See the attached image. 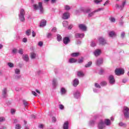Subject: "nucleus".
Instances as JSON below:
<instances>
[{
	"mask_svg": "<svg viewBox=\"0 0 129 129\" xmlns=\"http://www.w3.org/2000/svg\"><path fill=\"white\" fill-rule=\"evenodd\" d=\"M32 37H36V33H35L34 31H32Z\"/></svg>",
	"mask_w": 129,
	"mask_h": 129,
	"instance_id": "4d7b16f0",
	"label": "nucleus"
},
{
	"mask_svg": "<svg viewBox=\"0 0 129 129\" xmlns=\"http://www.w3.org/2000/svg\"><path fill=\"white\" fill-rule=\"evenodd\" d=\"M62 24L64 27H68V22L66 21H63Z\"/></svg>",
	"mask_w": 129,
	"mask_h": 129,
	"instance_id": "c756f323",
	"label": "nucleus"
},
{
	"mask_svg": "<svg viewBox=\"0 0 129 129\" xmlns=\"http://www.w3.org/2000/svg\"><path fill=\"white\" fill-rule=\"evenodd\" d=\"M27 41H28V39H27L26 38H24L23 39V42H24V43H27Z\"/></svg>",
	"mask_w": 129,
	"mask_h": 129,
	"instance_id": "6e6d98bb",
	"label": "nucleus"
},
{
	"mask_svg": "<svg viewBox=\"0 0 129 129\" xmlns=\"http://www.w3.org/2000/svg\"><path fill=\"white\" fill-rule=\"evenodd\" d=\"M61 94H65L66 93V90L64 88H62L61 89Z\"/></svg>",
	"mask_w": 129,
	"mask_h": 129,
	"instance_id": "7c9ffc66",
	"label": "nucleus"
},
{
	"mask_svg": "<svg viewBox=\"0 0 129 129\" xmlns=\"http://www.w3.org/2000/svg\"><path fill=\"white\" fill-rule=\"evenodd\" d=\"M95 87H96L97 88H101V87H100V85L97 83H95Z\"/></svg>",
	"mask_w": 129,
	"mask_h": 129,
	"instance_id": "37998d69",
	"label": "nucleus"
},
{
	"mask_svg": "<svg viewBox=\"0 0 129 129\" xmlns=\"http://www.w3.org/2000/svg\"><path fill=\"white\" fill-rule=\"evenodd\" d=\"M38 46H39V47H42V46H43V42H42V41L39 42Z\"/></svg>",
	"mask_w": 129,
	"mask_h": 129,
	"instance_id": "49530a36",
	"label": "nucleus"
},
{
	"mask_svg": "<svg viewBox=\"0 0 129 129\" xmlns=\"http://www.w3.org/2000/svg\"><path fill=\"white\" fill-rule=\"evenodd\" d=\"M36 92L38 93V94H41V92H40V91H39V90L36 89Z\"/></svg>",
	"mask_w": 129,
	"mask_h": 129,
	"instance_id": "680f3d73",
	"label": "nucleus"
},
{
	"mask_svg": "<svg viewBox=\"0 0 129 129\" xmlns=\"http://www.w3.org/2000/svg\"><path fill=\"white\" fill-rule=\"evenodd\" d=\"M124 115L126 118H128L129 109L127 107H124Z\"/></svg>",
	"mask_w": 129,
	"mask_h": 129,
	"instance_id": "7ed1b4c3",
	"label": "nucleus"
},
{
	"mask_svg": "<svg viewBox=\"0 0 129 129\" xmlns=\"http://www.w3.org/2000/svg\"><path fill=\"white\" fill-rule=\"evenodd\" d=\"M70 17V14H69V13L67 12V13H64L62 15V18L63 19V20H68Z\"/></svg>",
	"mask_w": 129,
	"mask_h": 129,
	"instance_id": "39448f33",
	"label": "nucleus"
},
{
	"mask_svg": "<svg viewBox=\"0 0 129 129\" xmlns=\"http://www.w3.org/2000/svg\"><path fill=\"white\" fill-rule=\"evenodd\" d=\"M2 94L4 97H7V89L6 88H5L3 89Z\"/></svg>",
	"mask_w": 129,
	"mask_h": 129,
	"instance_id": "aec40b11",
	"label": "nucleus"
},
{
	"mask_svg": "<svg viewBox=\"0 0 129 129\" xmlns=\"http://www.w3.org/2000/svg\"><path fill=\"white\" fill-rule=\"evenodd\" d=\"M26 12H25V10L24 9L20 10V14L19 16H25Z\"/></svg>",
	"mask_w": 129,
	"mask_h": 129,
	"instance_id": "393cba45",
	"label": "nucleus"
},
{
	"mask_svg": "<svg viewBox=\"0 0 129 129\" xmlns=\"http://www.w3.org/2000/svg\"><path fill=\"white\" fill-rule=\"evenodd\" d=\"M51 31L52 32H53V33H55V32H57V28L56 27H53L52 28V29L51 30Z\"/></svg>",
	"mask_w": 129,
	"mask_h": 129,
	"instance_id": "c03bdc74",
	"label": "nucleus"
},
{
	"mask_svg": "<svg viewBox=\"0 0 129 129\" xmlns=\"http://www.w3.org/2000/svg\"><path fill=\"white\" fill-rule=\"evenodd\" d=\"M91 46L92 47H95L96 46V44H95V43L94 42H92L91 44Z\"/></svg>",
	"mask_w": 129,
	"mask_h": 129,
	"instance_id": "09e8293b",
	"label": "nucleus"
},
{
	"mask_svg": "<svg viewBox=\"0 0 129 129\" xmlns=\"http://www.w3.org/2000/svg\"><path fill=\"white\" fill-rule=\"evenodd\" d=\"M20 72H21V71H20L19 69L15 70V73H16V74H20Z\"/></svg>",
	"mask_w": 129,
	"mask_h": 129,
	"instance_id": "ea45409f",
	"label": "nucleus"
},
{
	"mask_svg": "<svg viewBox=\"0 0 129 129\" xmlns=\"http://www.w3.org/2000/svg\"><path fill=\"white\" fill-rule=\"evenodd\" d=\"M92 65V61H89L87 64H86L85 66L86 68L88 67H90V66Z\"/></svg>",
	"mask_w": 129,
	"mask_h": 129,
	"instance_id": "cd10ccee",
	"label": "nucleus"
},
{
	"mask_svg": "<svg viewBox=\"0 0 129 129\" xmlns=\"http://www.w3.org/2000/svg\"><path fill=\"white\" fill-rule=\"evenodd\" d=\"M57 40L58 42H61V41H62V36H61V35H57Z\"/></svg>",
	"mask_w": 129,
	"mask_h": 129,
	"instance_id": "5701e85b",
	"label": "nucleus"
},
{
	"mask_svg": "<svg viewBox=\"0 0 129 129\" xmlns=\"http://www.w3.org/2000/svg\"><path fill=\"white\" fill-rule=\"evenodd\" d=\"M8 65L10 67V68H13V67H14V63L12 62H9Z\"/></svg>",
	"mask_w": 129,
	"mask_h": 129,
	"instance_id": "c9c22d12",
	"label": "nucleus"
},
{
	"mask_svg": "<svg viewBox=\"0 0 129 129\" xmlns=\"http://www.w3.org/2000/svg\"><path fill=\"white\" fill-rule=\"evenodd\" d=\"M107 83H106V82L105 81L102 82L100 83L101 86H105V85H107Z\"/></svg>",
	"mask_w": 129,
	"mask_h": 129,
	"instance_id": "473e14b6",
	"label": "nucleus"
},
{
	"mask_svg": "<svg viewBox=\"0 0 129 129\" xmlns=\"http://www.w3.org/2000/svg\"><path fill=\"white\" fill-rule=\"evenodd\" d=\"M26 35L30 36L31 35V29H28L26 31Z\"/></svg>",
	"mask_w": 129,
	"mask_h": 129,
	"instance_id": "c85d7f7f",
	"label": "nucleus"
},
{
	"mask_svg": "<svg viewBox=\"0 0 129 129\" xmlns=\"http://www.w3.org/2000/svg\"><path fill=\"white\" fill-rule=\"evenodd\" d=\"M6 120V118L4 117H0V122H2V121H5Z\"/></svg>",
	"mask_w": 129,
	"mask_h": 129,
	"instance_id": "58836bf2",
	"label": "nucleus"
},
{
	"mask_svg": "<svg viewBox=\"0 0 129 129\" xmlns=\"http://www.w3.org/2000/svg\"><path fill=\"white\" fill-rule=\"evenodd\" d=\"M32 94L33 95H34V96H37V93L35 91H32Z\"/></svg>",
	"mask_w": 129,
	"mask_h": 129,
	"instance_id": "5fc2aeb1",
	"label": "nucleus"
},
{
	"mask_svg": "<svg viewBox=\"0 0 129 129\" xmlns=\"http://www.w3.org/2000/svg\"><path fill=\"white\" fill-rule=\"evenodd\" d=\"M51 36H52V34H51V33H48V34H47V38H50V37H51Z\"/></svg>",
	"mask_w": 129,
	"mask_h": 129,
	"instance_id": "052dcab7",
	"label": "nucleus"
},
{
	"mask_svg": "<svg viewBox=\"0 0 129 129\" xmlns=\"http://www.w3.org/2000/svg\"><path fill=\"white\" fill-rule=\"evenodd\" d=\"M64 9L65 10H66V11H69V10H70V6H68V5H66L64 7Z\"/></svg>",
	"mask_w": 129,
	"mask_h": 129,
	"instance_id": "e433bc0d",
	"label": "nucleus"
},
{
	"mask_svg": "<svg viewBox=\"0 0 129 129\" xmlns=\"http://www.w3.org/2000/svg\"><path fill=\"white\" fill-rule=\"evenodd\" d=\"M19 19L21 22H24L25 21V17L22 15H19Z\"/></svg>",
	"mask_w": 129,
	"mask_h": 129,
	"instance_id": "bb28decb",
	"label": "nucleus"
},
{
	"mask_svg": "<svg viewBox=\"0 0 129 129\" xmlns=\"http://www.w3.org/2000/svg\"><path fill=\"white\" fill-rule=\"evenodd\" d=\"M103 63V59L102 58H99L97 60L96 64L97 66H100Z\"/></svg>",
	"mask_w": 129,
	"mask_h": 129,
	"instance_id": "9d476101",
	"label": "nucleus"
},
{
	"mask_svg": "<svg viewBox=\"0 0 129 129\" xmlns=\"http://www.w3.org/2000/svg\"><path fill=\"white\" fill-rule=\"evenodd\" d=\"M80 55V53L79 52H74L71 54V56L73 57H78Z\"/></svg>",
	"mask_w": 129,
	"mask_h": 129,
	"instance_id": "6ab92c4d",
	"label": "nucleus"
},
{
	"mask_svg": "<svg viewBox=\"0 0 129 129\" xmlns=\"http://www.w3.org/2000/svg\"><path fill=\"white\" fill-rule=\"evenodd\" d=\"M23 58L24 60L26 61V62H28V61H29V60H30V58H29V55H28L27 54L23 55Z\"/></svg>",
	"mask_w": 129,
	"mask_h": 129,
	"instance_id": "f3484780",
	"label": "nucleus"
},
{
	"mask_svg": "<svg viewBox=\"0 0 129 129\" xmlns=\"http://www.w3.org/2000/svg\"><path fill=\"white\" fill-rule=\"evenodd\" d=\"M19 54H21V55L23 54V53H24V52L23 51V49H19Z\"/></svg>",
	"mask_w": 129,
	"mask_h": 129,
	"instance_id": "3c124183",
	"label": "nucleus"
},
{
	"mask_svg": "<svg viewBox=\"0 0 129 129\" xmlns=\"http://www.w3.org/2000/svg\"><path fill=\"white\" fill-rule=\"evenodd\" d=\"M100 11H103V9L100 8V9L89 14V17H92V16H93L94 15V14H95V13H97V12H99Z\"/></svg>",
	"mask_w": 129,
	"mask_h": 129,
	"instance_id": "9b49d317",
	"label": "nucleus"
},
{
	"mask_svg": "<svg viewBox=\"0 0 129 129\" xmlns=\"http://www.w3.org/2000/svg\"><path fill=\"white\" fill-rule=\"evenodd\" d=\"M83 37H84V34L77 33L75 35V37L77 38H83Z\"/></svg>",
	"mask_w": 129,
	"mask_h": 129,
	"instance_id": "dca6fc26",
	"label": "nucleus"
},
{
	"mask_svg": "<svg viewBox=\"0 0 129 129\" xmlns=\"http://www.w3.org/2000/svg\"><path fill=\"white\" fill-rule=\"evenodd\" d=\"M60 109H64V106L62 104L59 105Z\"/></svg>",
	"mask_w": 129,
	"mask_h": 129,
	"instance_id": "864d4df0",
	"label": "nucleus"
},
{
	"mask_svg": "<svg viewBox=\"0 0 129 129\" xmlns=\"http://www.w3.org/2000/svg\"><path fill=\"white\" fill-rule=\"evenodd\" d=\"M99 42L100 43V44H101V45H104L105 44H106V41L104 40V38H102V37H100L99 38Z\"/></svg>",
	"mask_w": 129,
	"mask_h": 129,
	"instance_id": "6e6552de",
	"label": "nucleus"
},
{
	"mask_svg": "<svg viewBox=\"0 0 129 129\" xmlns=\"http://www.w3.org/2000/svg\"><path fill=\"white\" fill-rule=\"evenodd\" d=\"M74 97L77 98V96H79V92L77 91L75 94H74Z\"/></svg>",
	"mask_w": 129,
	"mask_h": 129,
	"instance_id": "72a5a7b5",
	"label": "nucleus"
},
{
	"mask_svg": "<svg viewBox=\"0 0 129 129\" xmlns=\"http://www.w3.org/2000/svg\"><path fill=\"white\" fill-rule=\"evenodd\" d=\"M30 57L31 59H35L36 58V54L35 53V52H31L30 53Z\"/></svg>",
	"mask_w": 129,
	"mask_h": 129,
	"instance_id": "4be33fe9",
	"label": "nucleus"
},
{
	"mask_svg": "<svg viewBox=\"0 0 129 129\" xmlns=\"http://www.w3.org/2000/svg\"><path fill=\"white\" fill-rule=\"evenodd\" d=\"M94 2L95 4H99L102 2V0H94Z\"/></svg>",
	"mask_w": 129,
	"mask_h": 129,
	"instance_id": "4c0bfd02",
	"label": "nucleus"
},
{
	"mask_svg": "<svg viewBox=\"0 0 129 129\" xmlns=\"http://www.w3.org/2000/svg\"><path fill=\"white\" fill-rule=\"evenodd\" d=\"M12 52L14 54H16L17 53V49L14 48L12 50Z\"/></svg>",
	"mask_w": 129,
	"mask_h": 129,
	"instance_id": "603ef678",
	"label": "nucleus"
},
{
	"mask_svg": "<svg viewBox=\"0 0 129 129\" xmlns=\"http://www.w3.org/2000/svg\"><path fill=\"white\" fill-rule=\"evenodd\" d=\"M15 112L16 111L15 110V109H11V113H12V114H14V113H15Z\"/></svg>",
	"mask_w": 129,
	"mask_h": 129,
	"instance_id": "bf43d9fd",
	"label": "nucleus"
},
{
	"mask_svg": "<svg viewBox=\"0 0 129 129\" xmlns=\"http://www.w3.org/2000/svg\"><path fill=\"white\" fill-rule=\"evenodd\" d=\"M109 37H113V36H116L114 31H111L109 33Z\"/></svg>",
	"mask_w": 129,
	"mask_h": 129,
	"instance_id": "b1692460",
	"label": "nucleus"
},
{
	"mask_svg": "<svg viewBox=\"0 0 129 129\" xmlns=\"http://www.w3.org/2000/svg\"><path fill=\"white\" fill-rule=\"evenodd\" d=\"M108 79L110 84H114L115 83V79H114L113 76H110Z\"/></svg>",
	"mask_w": 129,
	"mask_h": 129,
	"instance_id": "20e7f679",
	"label": "nucleus"
},
{
	"mask_svg": "<svg viewBox=\"0 0 129 129\" xmlns=\"http://www.w3.org/2000/svg\"><path fill=\"white\" fill-rule=\"evenodd\" d=\"M101 53V51L99 49H97L95 50V51L94 52V54L96 57H97V56H99Z\"/></svg>",
	"mask_w": 129,
	"mask_h": 129,
	"instance_id": "ddd939ff",
	"label": "nucleus"
},
{
	"mask_svg": "<svg viewBox=\"0 0 129 129\" xmlns=\"http://www.w3.org/2000/svg\"><path fill=\"white\" fill-rule=\"evenodd\" d=\"M84 73H83V72L82 71H78L77 72V76H78L79 77H82L83 76H84Z\"/></svg>",
	"mask_w": 129,
	"mask_h": 129,
	"instance_id": "2eb2a0df",
	"label": "nucleus"
},
{
	"mask_svg": "<svg viewBox=\"0 0 129 129\" xmlns=\"http://www.w3.org/2000/svg\"><path fill=\"white\" fill-rule=\"evenodd\" d=\"M16 129H21L22 128V126L20 124H17L15 126Z\"/></svg>",
	"mask_w": 129,
	"mask_h": 129,
	"instance_id": "2f4dec72",
	"label": "nucleus"
},
{
	"mask_svg": "<svg viewBox=\"0 0 129 129\" xmlns=\"http://www.w3.org/2000/svg\"><path fill=\"white\" fill-rule=\"evenodd\" d=\"M31 117H32V118H36V115H31Z\"/></svg>",
	"mask_w": 129,
	"mask_h": 129,
	"instance_id": "338daca9",
	"label": "nucleus"
},
{
	"mask_svg": "<svg viewBox=\"0 0 129 129\" xmlns=\"http://www.w3.org/2000/svg\"><path fill=\"white\" fill-rule=\"evenodd\" d=\"M23 104L25 105V106H27L28 105V102L27 101L23 100Z\"/></svg>",
	"mask_w": 129,
	"mask_h": 129,
	"instance_id": "8fccbe9b",
	"label": "nucleus"
},
{
	"mask_svg": "<svg viewBox=\"0 0 129 129\" xmlns=\"http://www.w3.org/2000/svg\"><path fill=\"white\" fill-rule=\"evenodd\" d=\"M63 127V129H68V127H69V122L68 121L64 122Z\"/></svg>",
	"mask_w": 129,
	"mask_h": 129,
	"instance_id": "f8f14e48",
	"label": "nucleus"
},
{
	"mask_svg": "<svg viewBox=\"0 0 129 129\" xmlns=\"http://www.w3.org/2000/svg\"><path fill=\"white\" fill-rule=\"evenodd\" d=\"M63 42L65 45H67V44L70 42V39L69 38V37H65L63 39Z\"/></svg>",
	"mask_w": 129,
	"mask_h": 129,
	"instance_id": "0eeeda50",
	"label": "nucleus"
},
{
	"mask_svg": "<svg viewBox=\"0 0 129 129\" xmlns=\"http://www.w3.org/2000/svg\"><path fill=\"white\" fill-rule=\"evenodd\" d=\"M119 126H123V125H124V124H123V123L121 122L119 123Z\"/></svg>",
	"mask_w": 129,
	"mask_h": 129,
	"instance_id": "13d9d810",
	"label": "nucleus"
},
{
	"mask_svg": "<svg viewBox=\"0 0 129 129\" xmlns=\"http://www.w3.org/2000/svg\"><path fill=\"white\" fill-rule=\"evenodd\" d=\"M105 126H104V123L103 122V121H102V120H100V122L98 124V128L103 129Z\"/></svg>",
	"mask_w": 129,
	"mask_h": 129,
	"instance_id": "423d86ee",
	"label": "nucleus"
},
{
	"mask_svg": "<svg viewBox=\"0 0 129 129\" xmlns=\"http://www.w3.org/2000/svg\"><path fill=\"white\" fill-rule=\"evenodd\" d=\"M52 85H53V86H56V85H57V81H56V80H53Z\"/></svg>",
	"mask_w": 129,
	"mask_h": 129,
	"instance_id": "f704fd0d",
	"label": "nucleus"
},
{
	"mask_svg": "<svg viewBox=\"0 0 129 129\" xmlns=\"http://www.w3.org/2000/svg\"><path fill=\"white\" fill-rule=\"evenodd\" d=\"M57 120V119H56V117H52V121L53 122H56V121Z\"/></svg>",
	"mask_w": 129,
	"mask_h": 129,
	"instance_id": "de8ad7c7",
	"label": "nucleus"
},
{
	"mask_svg": "<svg viewBox=\"0 0 129 129\" xmlns=\"http://www.w3.org/2000/svg\"><path fill=\"white\" fill-rule=\"evenodd\" d=\"M124 5H125V2H124L123 3H122V8H123V7H124Z\"/></svg>",
	"mask_w": 129,
	"mask_h": 129,
	"instance_id": "69168bd1",
	"label": "nucleus"
},
{
	"mask_svg": "<svg viewBox=\"0 0 129 129\" xmlns=\"http://www.w3.org/2000/svg\"><path fill=\"white\" fill-rule=\"evenodd\" d=\"M43 127H44V125H43V124H40V125H39V127H40V128H43Z\"/></svg>",
	"mask_w": 129,
	"mask_h": 129,
	"instance_id": "0e129e2a",
	"label": "nucleus"
},
{
	"mask_svg": "<svg viewBox=\"0 0 129 129\" xmlns=\"http://www.w3.org/2000/svg\"><path fill=\"white\" fill-rule=\"evenodd\" d=\"M79 84V81L78 80V79H75L74 80L73 86H74L75 87H76V86H77V85H78Z\"/></svg>",
	"mask_w": 129,
	"mask_h": 129,
	"instance_id": "4468645a",
	"label": "nucleus"
},
{
	"mask_svg": "<svg viewBox=\"0 0 129 129\" xmlns=\"http://www.w3.org/2000/svg\"><path fill=\"white\" fill-rule=\"evenodd\" d=\"M105 124H106V125H110V120L108 119H106L105 120Z\"/></svg>",
	"mask_w": 129,
	"mask_h": 129,
	"instance_id": "a878e982",
	"label": "nucleus"
},
{
	"mask_svg": "<svg viewBox=\"0 0 129 129\" xmlns=\"http://www.w3.org/2000/svg\"><path fill=\"white\" fill-rule=\"evenodd\" d=\"M84 58L83 57H82L81 59H79L78 60V63H81L83 62Z\"/></svg>",
	"mask_w": 129,
	"mask_h": 129,
	"instance_id": "79ce46f5",
	"label": "nucleus"
},
{
	"mask_svg": "<svg viewBox=\"0 0 129 129\" xmlns=\"http://www.w3.org/2000/svg\"><path fill=\"white\" fill-rule=\"evenodd\" d=\"M79 27L80 30H82V31H86V30H87V27L84 24H80Z\"/></svg>",
	"mask_w": 129,
	"mask_h": 129,
	"instance_id": "1a4fd4ad",
	"label": "nucleus"
},
{
	"mask_svg": "<svg viewBox=\"0 0 129 129\" xmlns=\"http://www.w3.org/2000/svg\"><path fill=\"white\" fill-rule=\"evenodd\" d=\"M69 62L70 63H76V62H77V60L74 58H72L69 59Z\"/></svg>",
	"mask_w": 129,
	"mask_h": 129,
	"instance_id": "412c9836",
	"label": "nucleus"
},
{
	"mask_svg": "<svg viewBox=\"0 0 129 129\" xmlns=\"http://www.w3.org/2000/svg\"><path fill=\"white\" fill-rule=\"evenodd\" d=\"M91 9H88L86 10V13H89V12H90Z\"/></svg>",
	"mask_w": 129,
	"mask_h": 129,
	"instance_id": "e2e57ef3",
	"label": "nucleus"
},
{
	"mask_svg": "<svg viewBox=\"0 0 129 129\" xmlns=\"http://www.w3.org/2000/svg\"><path fill=\"white\" fill-rule=\"evenodd\" d=\"M72 27H73L72 25H70V26L69 27V29L70 30H71V29H72Z\"/></svg>",
	"mask_w": 129,
	"mask_h": 129,
	"instance_id": "774afa93",
	"label": "nucleus"
},
{
	"mask_svg": "<svg viewBox=\"0 0 129 129\" xmlns=\"http://www.w3.org/2000/svg\"><path fill=\"white\" fill-rule=\"evenodd\" d=\"M110 20L112 22V23H114V22H115V19L113 17H111L110 18Z\"/></svg>",
	"mask_w": 129,
	"mask_h": 129,
	"instance_id": "a19ab883",
	"label": "nucleus"
},
{
	"mask_svg": "<svg viewBox=\"0 0 129 129\" xmlns=\"http://www.w3.org/2000/svg\"><path fill=\"white\" fill-rule=\"evenodd\" d=\"M115 73L116 75H121L124 74V70L122 69H116Z\"/></svg>",
	"mask_w": 129,
	"mask_h": 129,
	"instance_id": "f257e3e1",
	"label": "nucleus"
},
{
	"mask_svg": "<svg viewBox=\"0 0 129 129\" xmlns=\"http://www.w3.org/2000/svg\"><path fill=\"white\" fill-rule=\"evenodd\" d=\"M124 36H125V33L124 32H122L121 33V38H124Z\"/></svg>",
	"mask_w": 129,
	"mask_h": 129,
	"instance_id": "a18cd8bd",
	"label": "nucleus"
},
{
	"mask_svg": "<svg viewBox=\"0 0 129 129\" xmlns=\"http://www.w3.org/2000/svg\"><path fill=\"white\" fill-rule=\"evenodd\" d=\"M34 8L35 10H40L41 13H43V7L42 5V3L40 2L39 3V5L37 6L36 5H34Z\"/></svg>",
	"mask_w": 129,
	"mask_h": 129,
	"instance_id": "f03ea898",
	"label": "nucleus"
},
{
	"mask_svg": "<svg viewBox=\"0 0 129 129\" xmlns=\"http://www.w3.org/2000/svg\"><path fill=\"white\" fill-rule=\"evenodd\" d=\"M47 23V21L46 20H43L39 25V27H45L46 26V23Z\"/></svg>",
	"mask_w": 129,
	"mask_h": 129,
	"instance_id": "a211bd4d",
	"label": "nucleus"
}]
</instances>
